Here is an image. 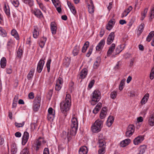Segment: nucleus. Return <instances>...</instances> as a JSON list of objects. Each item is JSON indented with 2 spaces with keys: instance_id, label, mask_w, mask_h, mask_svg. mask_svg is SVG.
Instances as JSON below:
<instances>
[{
  "instance_id": "obj_16",
  "label": "nucleus",
  "mask_w": 154,
  "mask_h": 154,
  "mask_svg": "<svg viewBox=\"0 0 154 154\" xmlns=\"http://www.w3.org/2000/svg\"><path fill=\"white\" fill-rule=\"evenodd\" d=\"M32 13L38 18H41L43 17L41 11L38 9H35L32 11Z\"/></svg>"
},
{
  "instance_id": "obj_44",
  "label": "nucleus",
  "mask_w": 154,
  "mask_h": 154,
  "mask_svg": "<svg viewBox=\"0 0 154 154\" xmlns=\"http://www.w3.org/2000/svg\"><path fill=\"white\" fill-rule=\"evenodd\" d=\"M25 124V122H23L22 123H19L17 122L15 123V126L17 128L22 127Z\"/></svg>"
},
{
  "instance_id": "obj_61",
  "label": "nucleus",
  "mask_w": 154,
  "mask_h": 154,
  "mask_svg": "<svg viewBox=\"0 0 154 154\" xmlns=\"http://www.w3.org/2000/svg\"><path fill=\"white\" fill-rule=\"evenodd\" d=\"M48 114H55V111L53 112V109L51 107H50L49 108L48 110Z\"/></svg>"
},
{
  "instance_id": "obj_21",
  "label": "nucleus",
  "mask_w": 154,
  "mask_h": 154,
  "mask_svg": "<svg viewBox=\"0 0 154 154\" xmlns=\"http://www.w3.org/2000/svg\"><path fill=\"white\" fill-rule=\"evenodd\" d=\"M115 48V44L114 43L112 44L109 48L107 52L108 56H109L112 54Z\"/></svg>"
},
{
  "instance_id": "obj_60",
  "label": "nucleus",
  "mask_w": 154,
  "mask_h": 154,
  "mask_svg": "<svg viewBox=\"0 0 154 154\" xmlns=\"http://www.w3.org/2000/svg\"><path fill=\"white\" fill-rule=\"evenodd\" d=\"M92 100L91 101V104L92 105H95L99 101L97 100H94L93 99H91Z\"/></svg>"
},
{
  "instance_id": "obj_12",
  "label": "nucleus",
  "mask_w": 154,
  "mask_h": 154,
  "mask_svg": "<svg viewBox=\"0 0 154 154\" xmlns=\"http://www.w3.org/2000/svg\"><path fill=\"white\" fill-rule=\"evenodd\" d=\"M143 140L144 137L143 136H139L134 140V144L135 145H138L141 143Z\"/></svg>"
},
{
  "instance_id": "obj_23",
  "label": "nucleus",
  "mask_w": 154,
  "mask_h": 154,
  "mask_svg": "<svg viewBox=\"0 0 154 154\" xmlns=\"http://www.w3.org/2000/svg\"><path fill=\"white\" fill-rule=\"evenodd\" d=\"M46 40V38L44 37H43L39 40L38 42L39 45L41 48H42L44 47Z\"/></svg>"
},
{
  "instance_id": "obj_18",
  "label": "nucleus",
  "mask_w": 154,
  "mask_h": 154,
  "mask_svg": "<svg viewBox=\"0 0 154 154\" xmlns=\"http://www.w3.org/2000/svg\"><path fill=\"white\" fill-rule=\"evenodd\" d=\"M88 73V70L86 68L82 69L79 73L80 78L82 79H84L85 78Z\"/></svg>"
},
{
  "instance_id": "obj_19",
  "label": "nucleus",
  "mask_w": 154,
  "mask_h": 154,
  "mask_svg": "<svg viewBox=\"0 0 154 154\" xmlns=\"http://www.w3.org/2000/svg\"><path fill=\"white\" fill-rule=\"evenodd\" d=\"M88 152V148L85 146L81 147L79 151V154H87Z\"/></svg>"
},
{
  "instance_id": "obj_35",
  "label": "nucleus",
  "mask_w": 154,
  "mask_h": 154,
  "mask_svg": "<svg viewBox=\"0 0 154 154\" xmlns=\"http://www.w3.org/2000/svg\"><path fill=\"white\" fill-rule=\"evenodd\" d=\"M11 34L17 40L19 38V35L17 31L15 29L12 30L11 32Z\"/></svg>"
},
{
  "instance_id": "obj_4",
  "label": "nucleus",
  "mask_w": 154,
  "mask_h": 154,
  "mask_svg": "<svg viewBox=\"0 0 154 154\" xmlns=\"http://www.w3.org/2000/svg\"><path fill=\"white\" fill-rule=\"evenodd\" d=\"M41 98L39 97H36L34 100L33 103V109L34 111H37L40 106Z\"/></svg>"
},
{
  "instance_id": "obj_41",
  "label": "nucleus",
  "mask_w": 154,
  "mask_h": 154,
  "mask_svg": "<svg viewBox=\"0 0 154 154\" xmlns=\"http://www.w3.org/2000/svg\"><path fill=\"white\" fill-rule=\"evenodd\" d=\"M117 95V92L116 91H113L111 93L110 97L112 99H114L116 97Z\"/></svg>"
},
{
  "instance_id": "obj_2",
  "label": "nucleus",
  "mask_w": 154,
  "mask_h": 154,
  "mask_svg": "<svg viewBox=\"0 0 154 154\" xmlns=\"http://www.w3.org/2000/svg\"><path fill=\"white\" fill-rule=\"evenodd\" d=\"M78 126V123L77 119L75 117H73L71 119V123L70 124V133L72 135H76Z\"/></svg>"
},
{
  "instance_id": "obj_54",
  "label": "nucleus",
  "mask_w": 154,
  "mask_h": 154,
  "mask_svg": "<svg viewBox=\"0 0 154 154\" xmlns=\"http://www.w3.org/2000/svg\"><path fill=\"white\" fill-rule=\"evenodd\" d=\"M106 113L103 112V111H101L100 115V117L101 119H103L106 116Z\"/></svg>"
},
{
  "instance_id": "obj_52",
  "label": "nucleus",
  "mask_w": 154,
  "mask_h": 154,
  "mask_svg": "<svg viewBox=\"0 0 154 154\" xmlns=\"http://www.w3.org/2000/svg\"><path fill=\"white\" fill-rule=\"evenodd\" d=\"M22 54V50L21 49L19 48L17 51V56L20 58Z\"/></svg>"
},
{
  "instance_id": "obj_5",
  "label": "nucleus",
  "mask_w": 154,
  "mask_h": 154,
  "mask_svg": "<svg viewBox=\"0 0 154 154\" xmlns=\"http://www.w3.org/2000/svg\"><path fill=\"white\" fill-rule=\"evenodd\" d=\"M91 99L99 101L101 98V93L98 90H95L91 95Z\"/></svg>"
},
{
  "instance_id": "obj_45",
  "label": "nucleus",
  "mask_w": 154,
  "mask_h": 154,
  "mask_svg": "<svg viewBox=\"0 0 154 154\" xmlns=\"http://www.w3.org/2000/svg\"><path fill=\"white\" fill-rule=\"evenodd\" d=\"M106 152V148H99L98 150V154H104Z\"/></svg>"
},
{
  "instance_id": "obj_56",
  "label": "nucleus",
  "mask_w": 154,
  "mask_h": 154,
  "mask_svg": "<svg viewBox=\"0 0 154 154\" xmlns=\"http://www.w3.org/2000/svg\"><path fill=\"white\" fill-rule=\"evenodd\" d=\"M134 133L127 131L125 133V136L126 137H129L131 136Z\"/></svg>"
},
{
  "instance_id": "obj_57",
  "label": "nucleus",
  "mask_w": 154,
  "mask_h": 154,
  "mask_svg": "<svg viewBox=\"0 0 154 154\" xmlns=\"http://www.w3.org/2000/svg\"><path fill=\"white\" fill-rule=\"evenodd\" d=\"M33 72L32 71H30L29 72V73L27 77L28 79L29 80L32 78L33 75Z\"/></svg>"
},
{
  "instance_id": "obj_10",
  "label": "nucleus",
  "mask_w": 154,
  "mask_h": 154,
  "mask_svg": "<svg viewBox=\"0 0 154 154\" xmlns=\"http://www.w3.org/2000/svg\"><path fill=\"white\" fill-rule=\"evenodd\" d=\"M29 134L27 131L24 132L22 139V144L25 145L27 142L29 138Z\"/></svg>"
},
{
  "instance_id": "obj_42",
  "label": "nucleus",
  "mask_w": 154,
  "mask_h": 154,
  "mask_svg": "<svg viewBox=\"0 0 154 154\" xmlns=\"http://www.w3.org/2000/svg\"><path fill=\"white\" fill-rule=\"evenodd\" d=\"M144 26L145 25L144 23H141L138 29V32H142L143 30Z\"/></svg>"
},
{
  "instance_id": "obj_38",
  "label": "nucleus",
  "mask_w": 154,
  "mask_h": 154,
  "mask_svg": "<svg viewBox=\"0 0 154 154\" xmlns=\"http://www.w3.org/2000/svg\"><path fill=\"white\" fill-rule=\"evenodd\" d=\"M134 129L135 127L134 125H131L128 126L127 129V131L134 133Z\"/></svg>"
},
{
  "instance_id": "obj_9",
  "label": "nucleus",
  "mask_w": 154,
  "mask_h": 154,
  "mask_svg": "<svg viewBox=\"0 0 154 154\" xmlns=\"http://www.w3.org/2000/svg\"><path fill=\"white\" fill-rule=\"evenodd\" d=\"M41 137H40L38 139L35 140L34 143V146L35 147V150L38 151L40 148L41 145L42 141L40 140L41 139Z\"/></svg>"
},
{
  "instance_id": "obj_14",
  "label": "nucleus",
  "mask_w": 154,
  "mask_h": 154,
  "mask_svg": "<svg viewBox=\"0 0 154 154\" xmlns=\"http://www.w3.org/2000/svg\"><path fill=\"white\" fill-rule=\"evenodd\" d=\"M90 4L88 5L89 12L92 14L94 11V6L92 0H89Z\"/></svg>"
},
{
  "instance_id": "obj_7",
  "label": "nucleus",
  "mask_w": 154,
  "mask_h": 154,
  "mask_svg": "<svg viewBox=\"0 0 154 154\" xmlns=\"http://www.w3.org/2000/svg\"><path fill=\"white\" fill-rule=\"evenodd\" d=\"M102 135H100L98 136V143L99 148H106V143L104 139L101 138Z\"/></svg>"
},
{
  "instance_id": "obj_30",
  "label": "nucleus",
  "mask_w": 154,
  "mask_h": 154,
  "mask_svg": "<svg viewBox=\"0 0 154 154\" xmlns=\"http://www.w3.org/2000/svg\"><path fill=\"white\" fill-rule=\"evenodd\" d=\"M0 65L1 68H4L6 66V58L4 57H2L0 62Z\"/></svg>"
},
{
  "instance_id": "obj_37",
  "label": "nucleus",
  "mask_w": 154,
  "mask_h": 154,
  "mask_svg": "<svg viewBox=\"0 0 154 154\" xmlns=\"http://www.w3.org/2000/svg\"><path fill=\"white\" fill-rule=\"evenodd\" d=\"M4 11L6 14L8 16H10V9L8 6V7L6 6V5H5Z\"/></svg>"
},
{
  "instance_id": "obj_17",
  "label": "nucleus",
  "mask_w": 154,
  "mask_h": 154,
  "mask_svg": "<svg viewBox=\"0 0 154 154\" xmlns=\"http://www.w3.org/2000/svg\"><path fill=\"white\" fill-rule=\"evenodd\" d=\"M105 43V41L104 39L102 40L98 43L96 47V50L100 51L103 48Z\"/></svg>"
},
{
  "instance_id": "obj_25",
  "label": "nucleus",
  "mask_w": 154,
  "mask_h": 154,
  "mask_svg": "<svg viewBox=\"0 0 154 154\" xmlns=\"http://www.w3.org/2000/svg\"><path fill=\"white\" fill-rule=\"evenodd\" d=\"M102 106V104L101 103H99L96 106L95 108L93 110V112L96 114L97 113L99 110L100 109L101 107Z\"/></svg>"
},
{
  "instance_id": "obj_49",
  "label": "nucleus",
  "mask_w": 154,
  "mask_h": 154,
  "mask_svg": "<svg viewBox=\"0 0 154 154\" xmlns=\"http://www.w3.org/2000/svg\"><path fill=\"white\" fill-rule=\"evenodd\" d=\"M93 49V47H91L88 51V52L86 54V56L87 57H89Z\"/></svg>"
},
{
  "instance_id": "obj_36",
  "label": "nucleus",
  "mask_w": 154,
  "mask_h": 154,
  "mask_svg": "<svg viewBox=\"0 0 154 154\" xmlns=\"http://www.w3.org/2000/svg\"><path fill=\"white\" fill-rule=\"evenodd\" d=\"M17 149L15 144H13L11 145V151L12 154H15L17 152Z\"/></svg>"
},
{
  "instance_id": "obj_40",
  "label": "nucleus",
  "mask_w": 154,
  "mask_h": 154,
  "mask_svg": "<svg viewBox=\"0 0 154 154\" xmlns=\"http://www.w3.org/2000/svg\"><path fill=\"white\" fill-rule=\"evenodd\" d=\"M51 62V59H49L48 60L46 65L47 68V71L48 72H49L50 71V67Z\"/></svg>"
},
{
  "instance_id": "obj_59",
  "label": "nucleus",
  "mask_w": 154,
  "mask_h": 154,
  "mask_svg": "<svg viewBox=\"0 0 154 154\" xmlns=\"http://www.w3.org/2000/svg\"><path fill=\"white\" fill-rule=\"evenodd\" d=\"M13 45V41L11 39H10L8 41L7 43V45L8 46H12Z\"/></svg>"
},
{
  "instance_id": "obj_22",
  "label": "nucleus",
  "mask_w": 154,
  "mask_h": 154,
  "mask_svg": "<svg viewBox=\"0 0 154 154\" xmlns=\"http://www.w3.org/2000/svg\"><path fill=\"white\" fill-rule=\"evenodd\" d=\"M130 142L131 140L129 139H126L120 143V146L122 147H125L128 145Z\"/></svg>"
},
{
  "instance_id": "obj_13",
  "label": "nucleus",
  "mask_w": 154,
  "mask_h": 154,
  "mask_svg": "<svg viewBox=\"0 0 154 154\" xmlns=\"http://www.w3.org/2000/svg\"><path fill=\"white\" fill-rule=\"evenodd\" d=\"M72 136L73 135H72L70 134V131L69 132H68V134H66V132L65 131H64L61 134V136L64 139H65L66 138H67L68 141L71 140V136Z\"/></svg>"
},
{
  "instance_id": "obj_48",
  "label": "nucleus",
  "mask_w": 154,
  "mask_h": 154,
  "mask_svg": "<svg viewBox=\"0 0 154 154\" xmlns=\"http://www.w3.org/2000/svg\"><path fill=\"white\" fill-rule=\"evenodd\" d=\"M55 114H48V119L49 120H53Z\"/></svg>"
},
{
  "instance_id": "obj_62",
  "label": "nucleus",
  "mask_w": 154,
  "mask_h": 154,
  "mask_svg": "<svg viewBox=\"0 0 154 154\" xmlns=\"http://www.w3.org/2000/svg\"><path fill=\"white\" fill-rule=\"evenodd\" d=\"M128 14V12H127V11L125 10L124 12L122 13V14L121 17L123 18L125 17Z\"/></svg>"
},
{
  "instance_id": "obj_29",
  "label": "nucleus",
  "mask_w": 154,
  "mask_h": 154,
  "mask_svg": "<svg viewBox=\"0 0 154 154\" xmlns=\"http://www.w3.org/2000/svg\"><path fill=\"white\" fill-rule=\"evenodd\" d=\"M149 122L150 126H153L154 125V113L150 115Z\"/></svg>"
},
{
  "instance_id": "obj_50",
  "label": "nucleus",
  "mask_w": 154,
  "mask_h": 154,
  "mask_svg": "<svg viewBox=\"0 0 154 154\" xmlns=\"http://www.w3.org/2000/svg\"><path fill=\"white\" fill-rule=\"evenodd\" d=\"M147 10L148 9L147 8H145L144 10L143 13H142V20H143L144 18L145 17L147 12Z\"/></svg>"
},
{
  "instance_id": "obj_1",
  "label": "nucleus",
  "mask_w": 154,
  "mask_h": 154,
  "mask_svg": "<svg viewBox=\"0 0 154 154\" xmlns=\"http://www.w3.org/2000/svg\"><path fill=\"white\" fill-rule=\"evenodd\" d=\"M70 97V94H66L65 100L61 102L60 104L61 111L63 113L61 115L62 118L61 121L65 119L66 116V115L65 113L69 109L71 102Z\"/></svg>"
},
{
  "instance_id": "obj_39",
  "label": "nucleus",
  "mask_w": 154,
  "mask_h": 154,
  "mask_svg": "<svg viewBox=\"0 0 154 154\" xmlns=\"http://www.w3.org/2000/svg\"><path fill=\"white\" fill-rule=\"evenodd\" d=\"M23 2L26 4H28L30 6L33 5V0H22Z\"/></svg>"
},
{
  "instance_id": "obj_6",
  "label": "nucleus",
  "mask_w": 154,
  "mask_h": 154,
  "mask_svg": "<svg viewBox=\"0 0 154 154\" xmlns=\"http://www.w3.org/2000/svg\"><path fill=\"white\" fill-rule=\"evenodd\" d=\"M44 60H45V58H42L38 63L37 68V71L38 73H40L42 71L45 63Z\"/></svg>"
},
{
  "instance_id": "obj_26",
  "label": "nucleus",
  "mask_w": 154,
  "mask_h": 154,
  "mask_svg": "<svg viewBox=\"0 0 154 154\" xmlns=\"http://www.w3.org/2000/svg\"><path fill=\"white\" fill-rule=\"evenodd\" d=\"M149 97V94L148 93H146L143 97L141 100L140 103L142 105L145 104L147 101Z\"/></svg>"
},
{
  "instance_id": "obj_20",
  "label": "nucleus",
  "mask_w": 154,
  "mask_h": 154,
  "mask_svg": "<svg viewBox=\"0 0 154 154\" xmlns=\"http://www.w3.org/2000/svg\"><path fill=\"white\" fill-rule=\"evenodd\" d=\"M114 118V117L111 116H109L106 122L107 125L109 127H110L113 123Z\"/></svg>"
},
{
  "instance_id": "obj_8",
  "label": "nucleus",
  "mask_w": 154,
  "mask_h": 154,
  "mask_svg": "<svg viewBox=\"0 0 154 154\" xmlns=\"http://www.w3.org/2000/svg\"><path fill=\"white\" fill-rule=\"evenodd\" d=\"M63 82V79L61 77H59L57 80L55 86V89L56 90L59 91L61 89Z\"/></svg>"
},
{
  "instance_id": "obj_58",
  "label": "nucleus",
  "mask_w": 154,
  "mask_h": 154,
  "mask_svg": "<svg viewBox=\"0 0 154 154\" xmlns=\"http://www.w3.org/2000/svg\"><path fill=\"white\" fill-rule=\"evenodd\" d=\"M150 17L152 19L154 17V7L153 8L150 13Z\"/></svg>"
},
{
  "instance_id": "obj_24",
  "label": "nucleus",
  "mask_w": 154,
  "mask_h": 154,
  "mask_svg": "<svg viewBox=\"0 0 154 154\" xmlns=\"http://www.w3.org/2000/svg\"><path fill=\"white\" fill-rule=\"evenodd\" d=\"M56 24L54 22H52L51 24V29L52 33L53 34H55L56 33L57 27Z\"/></svg>"
},
{
  "instance_id": "obj_27",
  "label": "nucleus",
  "mask_w": 154,
  "mask_h": 154,
  "mask_svg": "<svg viewBox=\"0 0 154 154\" xmlns=\"http://www.w3.org/2000/svg\"><path fill=\"white\" fill-rule=\"evenodd\" d=\"M67 5L72 13L74 14H75L76 13V11L75 10V8L73 6V5L71 4V3L70 2H68Z\"/></svg>"
},
{
  "instance_id": "obj_28",
  "label": "nucleus",
  "mask_w": 154,
  "mask_h": 154,
  "mask_svg": "<svg viewBox=\"0 0 154 154\" xmlns=\"http://www.w3.org/2000/svg\"><path fill=\"white\" fill-rule=\"evenodd\" d=\"M146 149V146L144 145L140 146L138 149L139 152L137 154H143L145 152Z\"/></svg>"
},
{
  "instance_id": "obj_32",
  "label": "nucleus",
  "mask_w": 154,
  "mask_h": 154,
  "mask_svg": "<svg viewBox=\"0 0 154 154\" xmlns=\"http://www.w3.org/2000/svg\"><path fill=\"white\" fill-rule=\"evenodd\" d=\"M89 45V42H85L82 49V52L85 53V52L87 48H88Z\"/></svg>"
},
{
  "instance_id": "obj_51",
  "label": "nucleus",
  "mask_w": 154,
  "mask_h": 154,
  "mask_svg": "<svg viewBox=\"0 0 154 154\" xmlns=\"http://www.w3.org/2000/svg\"><path fill=\"white\" fill-rule=\"evenodd\" d=\"M154 78V68H152L151 70L150 74V78L151 79H152Z\"/></svg>"
},
{
  "instance_id": "obj_46",
  "label": "nucleus",
  "mask_w": 154,
  "mask_h": 154,
  "mask_svg": "<svg viewBox=\"0 0 154 154\" xmlns=\"http://www.w3.org/2000/svg\"><path fill=\"white\" fill-rule=\"evenodd\" d=\"M0 34L3 36H5L6 35L5 30L1 27H0Z\"/></svg>"
},
{
  "instance_id": "obj_31",
  "label": "nucleus",
  "mask_w": 154,
  "mask_h": 154,
  "mask_svg": "<svg viewBox=\"0 0 154 154\" xmlns=\"http://www.w3.org/2000/svg\"><path fill=\"white\" fill-rule=\"evenodd\" d=\"M123 45H121L117 47V48L116 49V53L115 54H119L122 51L124 48L125 46V45H124L123 47V48L122 49V46H123Z\"/></svg>"
},
{
  "instance_id": "obj_53",
  "label": "nucleus",
  "mask_w": 154,
  "mask_h": 154,
  "mask_svg": "<svg viewBox=\"0 0 154 154\" xmlns=\"http://www.w3.org/2000/svg\"><path fill=\"white\" fill-rule=\"evenodd\" d=\"M124 84V81L123 80L121 81L119 87V89L120 91H122L123 89V86Z\"/></svg>"
},
{
  "instance_id": "obj_43",
  "label": "nucleus",
  "mask_w": 154,
  "mask_h": 154,
  "mask_svg": "<svg viewBox=\"0 0 154 154\" xmlns=\"http://www.w3.org/2000/svg\"><path fill=\"white\" fill-rule=\"evenodd\" d=\"M12 3L16 7L18 6L19 3L18 0H13L11 1Z\"/></svg>"
},
{
  "instance_id": "obj_63",
  "label": "nucleus",
  "mask_w": 154,
  "mask_h": 154,
  "mask_svg": "<svg viewBox=\"0 0 154 154\" xmlns=\"http://www.w3.org/2000/svg\"><path fill=\"white\" fill-rule=\"evenodd\" d=\"M105 33V30L104 29H101L100 32V37H102L104 35Z\"/></svg>"
},
{
  "instance_id": "obj_47",
  "label": "nucleus",
  "mask_w": 154,
  "mask_h": 154,
  "mask_svg": "<svg viewBox=\"0 0 154 154\" xmlns=\"http://www.w3.org/2000/svg\"><path fill=\"white\" fill-rule=\"evenodd\" d=\"M20 154H29V149L27 148H25L21 152Z\"/></svg>"
},
{
  "instance_id": "obj_3",
  "label": "nucleus",
  "mask_w": 154,
  "mask_h": 154,
  "mask_svg": "<svg viewBox=\"0 0 154 154\" xmlns=\"http://www.w3.org/2000/svg\"><path fill=\"white\" fill-rule=\"evenodd\" d=\"M103 122L100 119H97L91 127V130L93 132H98L100 131L103 127Z\"/></svg>"
},
{
  "instance_id": "obj_55",
  "label": "nucleus",
  "mask_w": 154,
  "mask_h": 154,
  "mask_svg": "<svg viewBox=\"0 0 154 154\" xmlns=\"http://www.w3.org/2000/svg\"><path fill=\"white\" fill-rule=\"evenodd\" d=\"M94 82L95 81L94 80H91L88 85V88H91L93 86L94 83Z\"/></svg>"
},
{
  "instance_id": "obj_34",
  "label": "nucleus",
  "mask_w": 154,
  "mask_h": 154,
  "mask_svg": "<svg viewBox=\"0 0 154 154\" xmlns=\"http://www.w3.org/2000/svg\"><path fill=\"white\" fill-rule=\"evenodd\" d=\"M100 61V57H98L97 60L94 64L93 67L94 69H97L99 66Z\"/></svg>"
},
{
  "instance_id": "obj_33",
  "label": "nucleus",
  "mask_w": 154,
  "mask_h": 154,
  "mask_svg": "<svg viewBox=\"0 0 154 154\" xmlns=\"http://www.w3.org/2000/svg\"><path fill=\"white\" fill-rule=\"evenodd\" d=\"M79 46H78L77 45H76L72 51V53L74 56H75L77 55L79 53Z\"/></svg>"
},
{
  "instance_id": "obj_11",
  "label": "nucleus",
  "mask_w": 154,
  "mask_h": 154,
  "mask_svg": "<svg viewBox=\"0 0 154 154\" xmlns=\"http://www.w3.org/2000/svg\"><path fill=\"white\" fill-rule=\"evenodd\" d=\"M115 35L114 32H111L109 35L107 41V44L108 45L110 44L114 40Z\"/></svg>"
},
{
  "instance_id": "obj_64",
  "label": "nucleus",
  "mask_w": 154,
  "mask_h": 154,
  "mask_svg": "<svg viewBox=\"0 0 154 154\" xmlns=\"http://www.w3.org/2000/svg\"><path fill=\"white\" fill-rule=\"evenodd\" d=\"M28 97L30 99H33L34 98V94L33 93L31 92L29 93L28 95Z\"/></svg>"
},
{
  "instance_id": "obj_15",
  "label": "nucleus",
  "mask_w": 154,
  "mask_h": 154,
  "mask_svg": "<svg viewBox=\"0 0 154 154\" xmlns=\"http://www.w3.org/2000/svg\"><path fill=\"white\" fill-rule=\"evenodd\" d=\"M39 29L36 26H34L33 32V36L34 38H37L39 35Z\"/></svg>"
}]
</instances>
